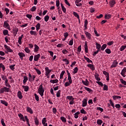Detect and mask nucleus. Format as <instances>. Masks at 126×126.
<instances>
[{
  "label": "nucleus",
  "mask_w": 126,
  "mask_h": 126,
  "mask_svg": "<svg viewBox=\"0 0 126 126\" xmlns=\"http://www.w3.org/2000/svg\"><path fill=\"white\" fill-rule=\"evenodd\" d=\"M18 56L20 57V59H21V60H23V58H24V57H25V54H24V53H22V52H19L18 54Z\"/></svg>",
  "instance_id": "obj_17"
},
{
  "label": "nucleus",
  "mask_w": 126,
  "mask_h": 126,
  "mask_svg": "<svg viewBox=\"0 0 126 126\" xmlns=\"http://www.w3.org/2000/svg\"><path fill=\"white\" fill-rule=\"evenodd\" d=\"M27 112L30 113V114H33V110H32V109L29 106L27 107Z\"/></svg>",
  "instance_id": "obj_20"
},
{
  "label": "nucleus",
  "mask_w": 126,
  "mask_h": 126,
  "mask_svg": "<svg viewBox=\"0 0 126 126\" xmlns=\"http://www.w3.org/2000/svg\"><path fill=\"white\" fill-rule=\"evenodd\" d=\"M42 124L43 126H48V124L47 123V118H44L42 119Z\"/></svg>",
  "instance_id": "obj_11"
},
{
  "label": "nucleus",
  "mask_w": 126,
  "mask_h": 126,
  "mask_svg": "<svg viewBox=\"0 0 126 126\" xmlns=\"http://www.w3.org/2000/svg\"><path fill=\"white\" fill-rule=\"evenodd\" d=\"M25 119L27 122V125L28 124H30V122H29V119H28V117H27V116H25Z\"/></svg>",
  "instance_id": "obj_64"
},
{
  "label": "nucleus",
  "mask_w": 126,
  "mask_h": 126,
  "mask_svg": "<svg viewBox=\"0 0 126 126\" xmlns=\"http://www.w3.org/2000/svg\"><path fill=\"white\" fill-rule=\"evenodd\" d=\"M34 70H35L38 75H40V74H41V70H40L39 69L34 68Z\"/></svg>",
  "instance_id": "obj_50"
},
{
  "label": "nucleus",
  "mask_w": 126,
  "mask_h": 126,
  "mask_svg": "<svg viewBox=\"0 0 126 126\" xmlns=\"http://www.w3.org/2000/svg\"><path fill=\"white\" fill-rule=\"evenodd\" d=\"M40 54L34 55V62H38V61L39 60V59H40Z\"/></svg>",
  "instance_id": "obj_14"
},
{
  "label": "nucleus",
  "mask_w": 126,
  "mask_h": 126,
  "mask_svg": "<svg viewBox=\"0 0 126 126\" xmlns=\"http://www.w3.org/2000/svg\"><path fill=\"white\" fill-rule=\"evenodd\" d=\"M28 80V77L27 76H24V80L23 81V84H26Z\"/></svg>",
  "instance_id": "obj_27"
},
{
  "label": "nucleus",
  "mask_w": 126,
  "mask_h": 126,
  "mask_svg": "<svg viewBox=\"0 0 126 126\" xmlns=\"http://www.w3.org/2000/svg\"><path fill=\"white\" fill-rule=\"evenodd\" d=\"M13 35L14 37L17 35V33L18 32V28H17L16 27H14L13 28Z\"/></svg>",
  "instance_id": "obj_9"
},
{
  "label": "nucleus",
  "mask_w": 126,
  "mask_h": 126,
  "mask_svg": "<svg viewBox=\"0 0 126 126\" xmlns=\"http://www.w3.org/2000/svg\"><path fill=\"white\" fill-rule=\"evenodd\" d=\"M1 78L2 79V80H5L6 79V78H7L6 77V76H5V75H3V74H1L0 75Z\"/></svg>",
  "instance_id": "obj_52"
},
{
  "label": "nucleus",
  "mask_w": 126,
  "mask_h": 126,
  "mask_svg": "<svg viewBox=\"0 0 126 126\" xmlns=\"http://www.w3.org/2000/svg\"><path fill=\"white\" fill-rule=\"evenodd\" d=\"M63 62H64L65 63V64H68L69 63V61L66 59H64L62 60Z\"/></svg>",
  "instance_id": "obj_53"
},
{
  "label": "nucleus",
  "mask_w": 126,
  "mask_h": 126,
  "mask_svg": "<svg viewBox=\"0 0 126 126\" xmlns=\"http://www.w3.org/2000/svg\"><path fill=\"white\" fill-rule=\"evenodd\" d=\"M30 33L31 34V35H34V36H37V32L35 31H30Z\"/></svg>",
  "instance_id": "obj_37"
},
{
  "label": "nucleus",
  "mask_w": 126,
  "mask_h": 126,
  "mask_svg": "<svg viewBox=\"0 0 126 126\" xmlns=\"http://www.w3.org/2000/svg\"><path fill=\"white\" fill-rule=\"evenodd\" d=\"M68 80L70 83H72V79H71V76H70V75L68 76Z\"/></svg>",
  "instance_id": "obj_56"
},
{
  "label": "nucleus",
  "mask_w": 126,
  "mask_h": 126,
  "mask_svg": "<svg viewBox=\"0 0 126 126\" xmlns=\"http://www.w3.org/2000/svg\"><path fill=\"white\" fill-rule=\"evenodd\" d=\"M79 114H80V112L78 111L77 112H76L74 114V118H75V119H77L78 118V116Z\"/></svg>",
  "instance_id": "obj_39"
},
{
  "label": "nucleus",
  "mask_w": 126,
  "mask_h": 126,
  "mask_svg": "<svg viewBox=\"0 0 126 126\" xmlns=\"http://www.w3.org/2000/svg\"><path fill=\"white\" fill-rule=\"evenodd\" d=\"M84 23V30H86L87 29V25H88V21H87V19L85 20Z\"/></svg>",
  "instance_id": "obj_32"
},
{
  "label": "nucleus",
  "mask_w": 126,
  "mask_h": 126,
  "mask_svg": "<svg viewBox=\"0 0 126 126\" xmlns=\"http://www.w3.org/2000/svg\"><path fill=\"white\" fill-rule=\"evenodd\" d=\"M3 34L4 35V36H6V35H7L8 36H9V34H8V30H3Z\"/></svg>",
  "instance_id": "obj_28"
},
{
  "label": "nucleus",
  "mask_w": 126,
  "mask_h": 126,
  "mask_svg": "<svg viewBox=\"0 0 126 126\" xmlns=\"http://www.w3.org/2000/svg\"><path fill=\"white\" fill-rule=\"evenodd\" d=\"M49 19H50V16L46 15L44 17V20L45 22H48V21H49Z\"/></svg>",
  "instance_id": "obj_46"
},
{
  "label": "nucleus",
  "mask_w": 126,
  "mask_h": 126,
  "mask_svg": "<svg viewBox=\"0 0 126 126\" xmlns=\"http://www.w3.org/2000/svg\"><path fill=\"white\" fill-rule=\"evenodd\" d=\"M65 73V71L63 70L61 72L60 74V79H63V75Z\"/></svg>",
  "instance_id": "obj_34"
},
{
  "label": "nucleus",
  "mask_w": 126,
  "mask_h": 126,
  "mask_svg": "<svg viewBox=\"0 0 126 126\" xmlns=\"http://www.w3.org/2000/svg\"><path fill=\"white\" fill-rule=\"evenodd\" d=\"M106 48H107V44H104L103 45H102L100 49L101 51H104V50H105Z\"/></svg>",
  "instance_id": "obj_44"
},
{
  "label": "nucleus",
  "mask_w": 126,
  "mask_h": 126,
  "mask_svg": "<svg viewBox=\"0 0 126 126\" xmlns=\"http://www.w3.org/2000/svg\"><path fill=\"white\" fill-rule=\"evenodd\" d=\"M35 99L36 101H39V96L37 95V94H34Z\"/></svg>",
  "instance_id": "obj_58"
},
{
  "label": "nucleus",
  "mask_w": 126,
  "mask_h": 126,
  "mask_svg": "<svg viewBox=\"0 0 126 126\" xmlns=\"http://www.w3.org/2000/svg\"><path fill=\"white\" fill-rule=\"evenodd\" d=\"M34 123L36 126H39V120H38V118L34 117Z\"/></svg>",
  "instance_id": "obj_29"
},
{
  "label": "nucleus",
  "mask_w": 126,
  "mask_h": 126,
  "mask_svg": "<svg viewBox=\"0 0 126 126\" xmlns=\"http://www.w3.org/2000/svg\"><path fill=\"white\" fill-rule=\"evenodd\" d=\"M71 84V83H70V82H66L64 84V86H65V87H67L69 86V85H70Z\"/></svg>",
  "instance_id": "obj_55"
},
{
  "label": "nucleus",
  "mask_w": 126,
  "mask_h": 126,
  "mask_svg": "<svg viewBox=\"0 0 126 126\" xmlns=\"http://www.w3.org/2000/svg\"><path fill=\"white\" fill-rule=\"evenodd\" d=\"M4 48L5 49V52L7 54V53H12L13 50L10 48V47L7 46L6 44L4 45Z\"/></svg>",
  "instance_id": "obj_3"
},
{
  "label": "nucleus",
  "mask_w": 126,
  "mask_h": 126,
  "mask_svg": "<svg viewBox=\"0 0 126 126\" xmlns=\"http://www.w3.org/2000/svg\"><path fill=\"white\" fill-rule=\"evenodd\" d=\"M66 98L67 100H69L70 101L69 104V105H73L74 104V98L72 96H67Z\"/></svg>",
  "instance_id": "obj_4"
},
{
  "label": "nucleus",
  "mask_w": 126,
  "mask_h": 126,
  "mask_svg": "<svg viewBox=\"0 0 126 126\" xmlns=\"http://www.w3.org/2000/svg\"><path fill=\"white\" fill-rule=\"evenodd\" d=\"M0 68H2L3 71L5 70V67L4 66V65L2 64V63H0Z\"/></svg>",
  "instance_id": "obj_40"
},
{
  "label": "nucleus",
  "mask_w": 126,
  "mask_h": 126,
  "mask_svg": "<svg viewBox=\"0 0 126 126\" xmlns=\"http://www.w3.org/2000/svg\"><path fill=\"white\" fill-rule=\"evenodd\" d=\"M82 83L84 84V85H85V86H88L89 85V81H88V80L86 79L85 81H82Z\"/></svg>",
  "instance_id": "obj_16"
},
{
  "label": "nucleus",
  "mask_w": 126,
  "mask_h": 126,
  "mask_svg": "<svg viewBox=\"0 0 126 126\" xmlns=\"http://www.w3.org/2000/svg\"><path fill=\"white\" fill-rule=\"evenodd\" d=\"M85 53H88V45L87 44V41L85 42Z\"/></svg>",
  "instance_id": "obj_21"
},
{
  "label": "nucleus",
  "mask_w": 126,
  "mask_h": 126,
  "mask_svg": "<svg viewBox=\"0 0 126 126\" xmlns=\"http://www.w3.org/2000/svg\"><path fill=\"white\" fill-rule=\"evenodd\" d=\"M24 51L26 52V53H27V54H30L31 53V51L30 49H29V48L26 47Z\"/></svg>",
  "instance_id": "obj_42"
},
{
  "label": "nucleus",
  "mask_w": 126,
  "mask_h": 126,
  "mask_svg": "<svg viewBox=\"0 0 126 126\" xmlns=\"http://www.w3.org/2000/svg\"><path fill=\"white\" fill-rule=\"evenodd\" d=\"M111 14H106L104 16V18L105 19H110V18L111 17Z\"/></svg>",
  "instance_id": "obj_45"
},
{
  "label": "nucleus",
  "mask_w": 126,
  "mask_h": 126,
  "mask_svg": "<svg viewBox=\"0 0 126 126\" xmlns=\"http://www.w3.org/2000/svg\"><path fill=\"white\" fill-rule=\"evenodd\" d=\"M10 89L9 88H7L6 87H3V88H1L0 89V93H4L5 92L6 93H8L9 92Z\"/></svg>",
  "instance_id": "obj_5"
},
{
  "label": "nucleus",
  "mask_w": 126,
  "mask_h": 126,
  "mask_svg": "<svg viewBox=\"0 0 126 126\" xmlns=\"http://www.w3.org/2000/svg\"><path fill=\"white\" fill-rule=\"evenodd\" d=\"M45 75L47 77V78H49L50 77V73L52 72V69H49V67H46L45 68Z\"/></svg>",
  "instance_id": "obj_6"
},
{
  "label": "nucleus",
  "mask_w": 126,
  "mask_h": 126,
  "mask_svg": "<svg viewBox=\"0 0 126 126\" xmlns=\"http://www.w3.org/2000/svg\"><path fill=\"white\" fill-rule=\"evenodd\" d=\"M116 3V1L115 0H111L109 1V5L111 7H113Z\"/></svg>",
  "instance_id": "obj_15"
},
{
  "label": "nucleus",
  "mask_w": 126,
  "mask_h": 126,
  "mask_svg": "<svg viewBox=\"0 0 126 126\" xmlns=\"http://www.w3.org/2000/svg\"><path fill=\"white\" fill-rule=\"evenodd\" d=\"M85 90H86V91H88V92H89V93H92V92H93V90H91V89L87 87H84Z\"/></svg>",
  "instance_id": "obj_30"
},
{
  "label": "nucleus",
  "mask_w": 126,
  "mask_h": 126,
  "mask_svg": "<svg viewBox=\"0 0 126 126\" xmlns=\"http://www.w3.org/2000/svg\"><path fill=\"white\" fill-rule=\"evenodd\" d=\"M103 73L105 75L106 77H109V73L106 71H103Z\"/></svg>",
  "instance_id": "obj_57"
},
{
  "label": "nucleus",
  "mask_w": 126,
  "mask_h": 126,
  "mask_svg": "<svg viewBox=\"0 0 126 126\" xmlns=\"http://www.w3.org/2000/svg\"><path fill=\"white\" fill-rule=\"evenodd\" d=\"M22 87L25 92H27L29 91V87L28 86H22Z\"/></svg>",
  "instance_id": "obj_26"
},
{
  "label": "nucleus",
  "mask_w": 126,
  "mask_h": 126,
  "mask_svg": "<svg viewBox=\"0 0 126 126\" xmlns=\"http://www.w3.org/2000/svg\"><path fill=\"white\" fill-rule=\"evenodd\" d=\"M1 104H2L3 105H4V106H6V107H7L8 106V103L6 102L5 100H0Z\"/></svg>",
  "instance_id": "obj_24"
},
{
  "label": "nucleus",
  "mask_w": 126,
  "mask_h": 126,
  "mask_svg": "<svg viewBox=\"0 0 126 126\" xmlns=\"http://www.w3.org/2000/svg\"><path fill=\"white\" fill-rule=\"evenodd\" d=\"M61 5L63 12H64V13H65L66 12V8L64 7V6H63V3H61Z\"/></svg>",
  "instance_id": "obj_25"
},
{
  "label": "nucleus",
  "mask_w": 126,
  "mask_h": 126,
  "mask_svg": "<svg viewBox=\"0 0 126 126\" xmlns=\"http://www.w3.org/2000/svg\"><path fill=\"white\" fill-rule=\"evenodd\" d=\"M96 48L98 51H100V49H101V44L96 43Z\"/></svg>",
  "instance_id": "obj_36"
},
{
  "label": "nucleus",
  "mask_w": 126,
  "mask_h": 126,
  "mask_svg": "<svg viewBox=\"0 0 126 126\" xmlns=\"http://www.w3.org/2000/svg\"><path fill=\"white\" fill-rule=\"evenodd\" d=\"M22 38H23V34H22L21 36L19 37L18 43H19V45L22 44Z\"/></svg>",
  "instance_id": "obj_19"
},
{
  "label": "nucleus",
  "mask_w": 126,
  "mask_h": 126,
  "mask_svg": "<svg viewBox=\"0 0 126 126\" xmlns=\"http://www.w3.org/2000/svg\"><path fill=\"white\" fill-rule=\"evenodd\" d=\"M118 63H118V61H117V60H114L110 66V68H114L115 67H117V65H118Z\"/></svg>",
  "instance_id": "obj_8"
},
{
  "label": "nucleus",
  "mask_w": 126,
  "mask_h": 126,
  "mask_svg": "<svg viewBox=\"0 0 126 126\" xmlns=\"http://www.w3.org/2000/svg\"><path fill=\"white\" fill-rule=\"evenodd\" d=\"M126 67H124L122 70V71L121 72V75H122V76L123 77H126Z\"/></svg>",
  "instance_id": "obj_12"
},
{
  "label": "nucleus",
  "mask_w": 126,
  "mask_h": 126,
  "mask_svg": "<svg viewBox=\"0 0 126 126\" xmlns=\"http://www.w3.org/2000/svg\"><path fill=\"white\" fill-rule=\"evenodd\" d=\"M17 96L19 98V99H22L23 96H22V93L21 92V91H18L17 93Z\"/></svg>",
  "instance_id": "obj_22"
},
{
  "label": "nucleus",
  "mask_w": 126,
  "mask_h": 126,
  "mask_svg": "<svg viewBox=\"0 0 126 126\" xmlns=\"http://www.w3.org/2000/svg\"><path fill=\"white\" fill-rule=\"evenodd\" d=\"M3 27L5 29H7L9 30V31L11 30V29L10 28V25H9V21H8V20L4 21Z\"/></svg>",
  "instance_id": "obj_1"
},
{
  "label": "nucleus",
  "mask_w": 126,
  "mask_h": 126,
  "mask_svg": "<svg viewBox=\"0 0 126 126\" xmlns=\"http://www.w3.org/2000/svg\"><path fill=\"white\" fill-rule=\"evenodd\" d=\"M50 83H52L53 84H55V83H58L59 82V80L56 79L55 80H51L50 81Z\"/></svg>",
  "instance_id": "obj_31"
},
{
  "label": "nucleus",
  "mask_w": 126,
  "mask_h": 126,
  "mask_svg": "<svg viewBox=\"0 0 126 126\" xmlns=\"http://www.w3.org/2000/svg\"><path fill=\"white\" fill-rule=\"evenodd\" d=\"M85 34L86 35L87 38H88V39H89V40H91L92 35L91 34V33L90 32H88L85 31Z\"/></svg>",
  "instance_id": "obj_10"
},
{
  "label": "nucleus",
  "mask_w": 126,
  "mask_h": 126,
  "mask_svg": "<svg viewBox=\"0 0 126 126\" xmlns=\"http://www.w3.org/2000/svg\"><path fill=\"white\" fill-rule=\"evenodd\" d=\"M72 45H73V39L71 38V40L69 42L68 45L72 46Z\"/></svg>",
  "instance_id": "obj_59"
},
{
  "label": "nucleus",
  "mask_w": 126,
  "mask_h": 126,
  "mask_svg": "<svg viewBox=\"0 0 126 126\" xmlns=\"http://www.w3.org/2000/svg\"><path fill=\"white\" fill-rule=\"evenodd\" d=\"M105 53H106V54H111V49H109V48H107L105 50Z\"/></svg>",
  "instance_id": "obj_51"
},
{
  "label": "nucleus",
  "mask_w": 126,
  "mask_h": 126,
  "mask_svg": "<svg viewBox=\"0 0 126 126\" xmlns=\"http://www.w3.org/2000/svg\"><path fill=\"white\" fill-rule=\"evenodd\" d=\"M103 90L104 91H107L108 90V86H107L106 84L103 85Z\"/></svg>",
  "instance_id": "obj_49"
},
{
  "label": "nucleus",
  "mask_w": 126,
  "mask_h": 126,
  "mask_svg": "<svg viewBox=\"0 0 126 126\" xmlns=\"http://www.w3.org/2000/svg\"><path fill=\"white\" fill-rule=\"evenodd\" d=\"M36 78V76L33 75H31V73L29 74V81L30 82H33L35 81V78Z\"/></svg>",
  "instance_id": "obj_7"
},
{
  "label": "nucleus",
  "mask_w": 126,
  "mask_h": 126,
  "mask_svg": "<svg viewBox=\"0 0 126 126\" xmlns=\"http://www.w3.org/2000/svg\"><path fill=\"white\" fill-rule=\"evenodd\" d=\"M126 48V45H122L120 49L121 52H123L124 50H125Z\"/></svg>",
  "instance_id": "obj_48"
},
{
  "label": "nucleus",
  "mask_w": 126,
  "mask_h": 126,
  "mask_svg": "<svg viewBox=\"0 0 126 126\" xmlns=\"http://www.w3.org/2000/svg\"><path fill=\"white\" fill-rule=\"evenodd\" d=\"M96 123L97 124V125H99V126H101L102 124H103V121L98 119L97 120Z\"/></svg>",
  "instance_id": "obj_43"
},
{
  "label": "nucleus",
  "mask_w": 126,
  "mask_h": 126,
  "mask_svg": "<svg viewBox=\"0 0 126 126\" xmlns=\"http://www.w3.org/2000/svg\"><path fill=\"white\" fill-rule=\"evenodd\" d=\"M77 72H78V68L77 67H75L74 69H73V73L74 74H75V73H77Z\"/></svg>",
  "instance_id": "obj_41"
},
{
  "label": "nucleus",
  "mask_w": 126,
  "mask_h": 126,
  "mask_svg": "<svg viewBox=\"0 0 126 126\" xmlns=\"http://www.w3.org/2000/svg\"><path fill=\"white\" fill-rule=\"evenodd\" d=\"M18 117L20 118V120H22L23 122H25V119H24V116H23V115L22 114L20 113L18 115Z\"/></svg>",
  "instance_id": "obj_23"
},
{
  "label": "nucleus",
  "mask_w": 126,
  "mask_h": 126,
  "mask_svg": "<svg viewBox=\"0 0 126 126\" xmlns=\"http://www.w3.org/2000/svg\"><path fill=\"white\" fill-rule=\"evenodd\" d=\"M84 58L85 60H86L87 63H93V62H92L89 58L86 57V56L84 57Z\"/></svg>",
  "instance_id": "obj_35"
},
{
  "label": "nucleus",
  "mask_w": 126,
  "mask_h": 126,
  "mask_svg": "<svg viewBox=\"0 0 126 126\" xmlns=\"http://www.w3.org/2000/svg\"><path fill=\"white\" fill-rule=\"evenodd\" d=\"M42 84H41L40 85H39V87L38 89V93L41 97L44 96V92H45V90H44V88H43Z\"/></svg>",
  "instance_id": "obj_2"
},
{
  "label": "nucleus",
  "mask_w": 126,
  "mask_h": 126,
  "mask_svg": "<svg viewBox=\"0 0 126 126\" xmlns=\"http://www.w3.org/2000/svg\"><path fill=\"white\" fill-rule=\"evenodd\" d=\"M62 53L63 54V55H67V53H68V51H67V50L66 49H64L62 51Z\"/></svg>",
  "instance_id": "obj_61"
},
{
  "label": "nucleus",
  "mask_w": 126,
  "mask_h": 126,
  "mask_svg": "<svg viewBox=\"0 0 126 126\" xmlns=\"http://www.w3.org/2000/svg\"><path fill=\"white\" fill-rule=\"evenodd\" d=\"M36 9V6H33L31 8V11H32V12L35 11Z\"/></svg>",
  "instance_id": "obj_63"
},
{
  "label": "nucleus",
  "mask_w": 126,
  "mask_h": 126,
  "mask_svg": "<svg viewBox=\"0 0 126 126\" xmlns=\"http://www.w3.org/2000/svg\"><path fill=\"white\" fill-rule=\"evenodd\" d=\"M82 107H86L87 106V98H85L82 101Z\"/></svg>",
  "instance_id": "obj_13"
},
{
  "label": "nucleus",
  "mask_w": 126,
  "mask_h": 126,
  "mask_svg": "<svg viewBox=\"0 0 126 126\" xmlns=\"http://www.w3.org/2000/svg\"><path fill=\"white\" fill-rule=\"evenodd\" d=\"M34 52L35 53H37L38 52H39V49H40V48H39V46L37 45V44H34Z\"/></svg>",
  "instance_id": "obj_18"
},
{
  "label": "nucleus",
  "mask_w": 126,
  "mask_h": 126,
  "mask_svg": "<svg viewBox=\"0 0 126 126\" xmlns=\"http://www.w3.org/2000/svg\"><path fill=\"white\" fill-rule=\"evenodd\" d=\"M120 82H121L122 84H124V85H126V81L124 80V79H121Z\"/></svg>",
  "instance_id": "obj_60"
},
{
  "label": "nucleus",
  "mask_w": 126,
  "mask_h": 126,
  "mask_svg": "<svg viewBox=\"0 0 126 126\" xmlns=\"http://www.w3.org/2000/svg\"><path fill=\"white\" fill-rule=\"evenodd\" d=\"M73 14L74 16H75L78 19H79V15L76 13V12H73Z\"/></svg>",
  "instance_id": "obj_47"
},
{
  "label": "nucleus",
  "mask_w": 126,
  "mask_h": 126,
  "mask_svg": "<svg viewBox=\"0 0 126 126\" xmlns=\"http://www.w3.org/2000/svg\"><path fill=\"white\" fill-rule=\"evenodd\" d=\"M14 66H15V64H12L9 66V67L11 70H14Z\"/></svg>",
  "instance_id": "obj_62"
},
{
  "label": "nucleus",
  "mask_w": 126,
  "mask_h": 126,
  "mask_svg": "<svg viewBox=\"0 0 126 126\" xmlns=\"http://www.w3.org/2000/svg\"><path fill=\"white\" fill-rule=\"evenodd\" d=\"M41 27V24H40V23H38L36 26H35V28L36 29V31H39V30H40V28Z\"/></svg>",
  "instance_id": "obj_38"
},
{
  "label": "nucleus",
  "mask_w": 126,
  "mask_h": 126,
  "mask_svg": "<svg viewBox=\"0 0 126 126\" xmlns=\"http://www.w3.org/2000/svg\"><path fill=\"white\" fill-rule=\"evenodd\" d=\"M87 66L88 67H90V68H91V69L92 70H94V69H95V68H94V65L92 64H88Z\"/></svg>",
  "instance_id": "obj_33"
},
{
  "label": "nucleus",
  "mask_w": 126,
  "mask_h": 126,
  "mask_svg": "<svg viewBox=\"0 0 126 126\" xmlns=\"http://www.w3.org/2000/svg\"><path fill=\"white\" fill-rule=\"evenodd\" d=\"M60 119L61 121L63 122V123H66V119L64 118V117H61Z\"/></svg>",
  "instance_id": "obj_54"
}]
</instances>
